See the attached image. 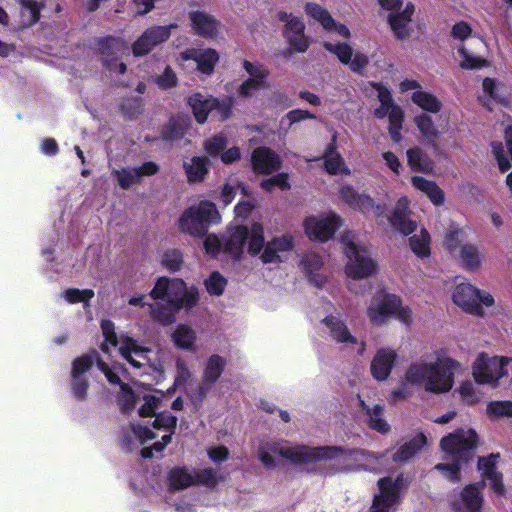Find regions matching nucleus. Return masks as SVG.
Segmentation results:
<instances>
[{"label": "nucleus", "mask_w": 512, "mask_h": 512, "mask_svg": "<svg viewBox=\"0 0 512 512\" xmlns=\"http://www.w3.org/2000/svg\"><path fill=\"white\" fill-rule=\"evenodd\" d=\"M499 458L500 455L498 453L479 458L478 470L481 473L483 481L488 484L495 493L502 495L505 491L502 475L496 469Z\"/></svg>", "instance_id": "cd10ccee"}, {"label": "nucleus", "mask_w": 512, "mask_h": 512, "mask_svg": "<svg viewBox=\"0 0 512 512\" xmlns=\"http://www.w3.org/2000/svg\"><path fill=\"white\" fill-rule=\"evenodd\" d=\"M407 163L413 172L431 173L434 168V163L430 156L421 148H410L406 152Z\"/></svg>", "instance_id": "c9c22d12"}, {"label": "nucleus", "mask_w": 512, "mask_h": 512, "mask_svg": "<svg viewBox=\"0 0 512 512\" xmlns=\"http://www.w3.org/2000/svg\"><path fill=\"white\" fill-rule=\"evenodd\" d=\"M195 484H201L209 488L215 487L221 480L222 476L217 469L205 468L194 473Z\"/></svg>", "instance_id": "13d9d810"}, {"label": "nucleus", "mask_w": 512, "mask_h": 512, "mask_svg": "<svg viewBox=\"0 0 512 512\" xmlns=\"http://www.w3.org/2000/svg\"><path fill=\"white\" fill-rule=\"evenodd\" d=\"M461 363L448 356L443 350L423 355L411 362L404 374V383L392 392V401L397 402L411 395L408 385L433 394L449 392L455 382V374Z\"/></svg>", "instance_id": "7ed1b4c3"}, {"label": "nucleus", "mask_w": 512, "mask_h": 512, "mask_svg": "<svg viewBox=\"0 0 512 512\" xmlns=\"http://www.w3.org/2000/svg\"><path fill=\"white\" fill-rule=\"evenodd\" d=\"M112 174L116 177L119 186L125 190L140 181L139 174L135 167L114 169Z\"/></svg>", "instance_id": "4d7b16f0"}, {"label": "nucleus", "mask_w": 512, "mask_h": 512, "mask_svg": "<svg viewBox=\"0 0 512 512\" xmlns=\"http://www.w3.org/2000/svg\"><path fill=\"white\" fill-rule=\"evenodd\" d=\"M425 444L426 437L423 434L416 435L393 454V461L399 464L406 462L420 451Z\"/></svg>", "instance_id": "49530a36"}, {"label": "nucleus", "mask_w": 512, "mask_h": 512, "mask_svg": "<svg viewBox=\"0 0 512 512\" xmlns=\"http://www.w3.org/2000/svg\"><path fill=\"white\" fill-rule=\"evenodd\" d=\"M188 60H194L197 63V69L207 75L214 71L215 64L219 60V54L212 48L206 49H187L179 54L176 61L182 63Z\"/></svg>", "instance_id": "a878e982"}, {"label": "nucleus", "mask_w": 512, "mask_h": 512, "mask_svg": "<svg viewBox=\"0 0 512 512\" xmlns=\"http://www.w3.org/2000/svg\"><path fill=\"white\" fill-rule=\"evenodd\" d=\"M92 289L70 288L62 293V297L69 304L83 303L84 307L89 306L90 300L94 297Z\"/></svg>", "instance_id": "6e6d98bb"}, {"label": "nucleus", "mask_w": 512, "mask_h": 512, "mask_svg": "<svg viewBox=\"0 0 512 512\" xmlns=\"http://www.w3.org/2000/svg\"><path fill=\"white\" fill-rule=\"evenodd\" d=\"M269 87L268 82L249 77L238 88V94L242 97H250L254 91L266 89Z\"/></svg>", "instance_id": "0e129e2a"}, {"label": "nucleus", "mask_w": 512, "mask_h": 512, "mask_svg": "<svg viewBox=\"0 0 512 512\" xmlns=\"http://www.w3.org/2000/svg\"><path fill=\"white\" fill-rule=\"evenodd\" d=\"M252 167L256 173L270 174L280 168L279 156L269 148L260 147L253 151Z\"/></svg>", "instance_id": "7c9ffc66"}, {"label": "nucleus", "mask_w": 512, "mask_h": 512, "mask_svg": "<svg viewBox=\"0 0 512 512\" xmlns=\"http://www.w3.org/2000/svg\"><path fill=\"white\" fill-rule=\"evenodd\" d=\"M457 255L462 266L469 271L479 270L486 259L485 250L471 243L462 246Z\"/></svg>", "instance_id": "2f4dec72"}, {"label": "nucleus", "mask_w": 512, "mask_h": 512, "mask_svg": "<svg viewBox=\"0 0 512 512\" xmlns=\"http://www.w3.org/2000/svg\"><path fill=\"white\" fill-rule=\"evenodd\" d=\"M412 251L420 258L430 255V236L425 229H421L419 234H415L409 239Z\"/></svg>", "instance_id": "864d4df0"}, {"label": "nucleus", "mask_w": 512, "mask_h": 512, "mask_svg": "<svg viewBox=\"0 0 512 512\" xmlns=\"http://www.w3.org/2000/svg\"><path fill=\"white\" fill-rule=\"evenodd\" d=\"M411 184L416 190L425 194L434 205L439 206L444 203V192L434 181L421 176H413Z\"/></svg>", "instance_id": "f704fd0d"}, {"label": "nucleus", "mask_w": 512, "mask_h": 512, "mask_svg": "<svg viewBox=\"0 0 512 512\" xmlns=\"http://www.w3.org/2000/svg\"><path fill=\"white\" fill-rule=\"evenodd\" d=\"M153 299H162L168 308L160 311L157 306L149 305L151 315L160 323L167 325L173 322L174 313L181 310H190L198 304L199 292L195 286L188 287L179 278L160 277L150 292Z\"/></svg>", "instance_id": "39448f33"}, {"label": "nucleus", "mask_w": 512, "mask_h": 512, "mask_svg": "<svg viewBox=\"0 0 512 512\" xmlns=\"http://www.w3.org/2000/svg\"><path fill=\"white\" fill-rule=\"evenodd\" d=\"M477 434L473 429H458L441 440V448L451 464L440 463L435 469L451 481L459 480L460 464L467 462L476 448Z\"/></svg>", "instance_id": "423d86ee"}, {"label": "nucleus", "mask_w": 512, "mask_h": 512, "mask_svg": "<svg viewBox=\"0 0 512 512\" xmlns=\"http://www.w3.org/2000/svg\"><path fill=\"white\" fill-rule=\"evenodd\" d=\"M155 437L154 432L148 427L140 424H131L129 430L124 434L122 441L128 449H132L134 445H143Z\"/></svg>", "instance_id": "58836bf2"}, {"label": "nucleus", "mask_w": 512, "mask_h": 512, "mask_svg": "<svg viewBox=\"0 0 512 512\" xmlns=\"http://www.w3.org/2000/svg\"><path fill=\"white\" fill-rule=\"evenodd\" d=\"M341 243L347 258L345 274L348 278L364 279L377 272V264L371 257L368 245L356 233H344Z\"/></svg>", "instance_id": "0eeeda50"}, {"label": "nucleus", "mask_w": 512, "mask_h": 512, "mask_svg": "<svg viewBox=\"0 0 512 512\" xmlns=\"http://www.w3.org/2000/svg\"><path fill=\"white\" fill-rule=\"evenodd\" d=\"M204 248L211 257H218L221 253H224V239L221 240L216 235L209 234L204 240Z\"/></svg>", "instance_id": "338daca9"}, {"label": "nucleus", "mask_w": 512, "mask_h": 512, "mask_svg": "<svg viewBox=\"0 0 512 512\" xmlns=\"http://www.w3.org/2000/svg\"><path fill=\"white\" fill-rule=\"evenodd\" d=\"M398 354L388 347L378 349L372 358L370 372L377 381H385L389 378L393 367L395 366Z\"/></svg>", "instance_id": "393cba45"}, {"label": "nucleus", "mask_w": 512, "mask_h": 512, "mask_svg": "<svg viewBox=\"0 0 512 512\" xmlns=\"http://www.w3.org/2000/svg\"><path fill=\"white\" fill-rule=\"evenodd\" d=\"M410 201L407 197H401L392 212L387 216L389 224L403 235H409L416 230V222L411 218L409 210Z\"/></svg>", "instance_id": "bb28decb"}, {"label": "nucleus", "mask_w": 512, "mask_h": 512, "mask_svg": "<svg viewBox=\"0 0 512 512\" xmlns=\"http://www.w3.org/2000/svg\"><path fill=\"white\" fill-rule=\"evenodd\" d=\"M339 193L341 199L350 207L357 209L364 214L372 213L379 223L383 222V219L385 218V205L380 203L376 204L370 196L366 194H359L350 185L341 186Z\"/></svg>", "instance_id": "dca6fc26"}, {"label": "nucleus", "mask_w": 512, "mask_h": 512, "mask_svg": "<svg viewBox=\"0 0 512 512\" xmlns=\"http://www.w3.org/2000/svg\"><path fill=\"white\" fill-rule=\"evenodd\" d=\"M249 237L248 251L251 255L260 253L264 244V229L260 223H253L250 232L247 227L236 226L224 239V253L233 259H239Z\"/></svg>", "instance_id": "6e6552de"}, {"label": "nucleus", "mask_w": 512, "mask_h": 512, "mask_svg": "<svg viewBox=\"0 0 512 512\" xmlns=\"http://www.w3.org/2000/svg\"><path fill=\"white\" fill-rule=\"evenodd\" d=\"M324 167L325 170L331 175L351 173L350 169L345 164L343 158L336 152V135L332 136L331 144L326 148L324 153Z\"/></svg>", "instance_id": "473e14b6"}, {"label": "nucleus", "mask_w": 512, "mask_h": 512, "mask_svg": "<svg viewBox=\"0 0 512 512\" xmlns=\"http://www.w3.org/2000/svg\"><path fill=\"white\" fill-rule=\"evenodd\" d=\"M185 172L189 182H199L207 174L206 159L202 157H193L190 163H184Z\"/></svg>", "instance_id": "603ef678"}, {"label": "nucleus", "mask_w": 512, "mask_h": 512, "mask_svg": "<svg viewBox=\"0 0 512 512\" xmlns=\"http://www.w3.org/2000/svg\"><path fill=\"white\" fill-rule=\"evenodd\" d=\"M487 413L492 417H511L512 402L511 401H493L487 406Z\"/></svg>", "instance_id": "e2e57ef3"}, {"label": "nucleus", "mask_w": 512, "mask_h": 512, "mask_svg": "<svg viewBox=\"0 0 512 512\" xmlns=\"http://www.w3.org/2000/svg\"><path fill=\"white\" fill-rule=\"evenodd\" d=\"M304 230L310 240L326 242L341 226V218L334 212L311 215L304 220Z\"/></svg>", "instance_id": "4468645a"}, {"label": "nucleus", "mask_w": 512, "mask_h": 512, "mask_svg": "<svg viewBox=\"0 0 512 512\" xmlns=\"http://www.w3.org/2000/svg\"><path fill=\"white\" fill-rule=\"evenodd\" d=\"M277 456L295 464H306L321 459L331 460L338 471L387 468L385 464L387 452L376 455L360 449L343 450L335 446L310 448L285 441H262L258 449L261 463L267 468H273L277 464Z\"/></svg>", "instance_id": "f257e3e1"}, {"label": "nucleus", "mask_w": 512, "mask_h": 512, "mask_svg": "<svg viewBox=\"0 0 512 512\" xmlns=\"http://www.w3.org/2000/svg\"><path fill=\"white\" fill-rule=\"evenodd\" d=\"M323 47L337 56L339 61L349 65L354 72H361L369 63L368 56L361 52H353L351 46L345 42H324Z\"/></svg>", "instance_id": "aec40b11"}, {"label": "nucleus", "mask_w": 512, "mask_h": 512, "mask_svg": "<svg viewBox=\"0 0 512 512\" xmlns=\"http://www.w3.org/2000/svg\"><path fill=\"white\" fill-rule=\"evenodd\" d=\"M178 27L172 23L166 26H153L146 29L133 43L132 51L135 56H143L151 52L158 45L166 42L173 29Z\"/></svg>", "instance_id": "2eb2a0df"}, {"label": "nucleus", "mask_w": 512, "mask_h": 512, "mask_svg": "<svg viewBox=\"0 0 512 512\" xmlns=\"http://www.w3.org/2000/svg\"><path fill=\"white\" fill-rule=\"evenodd\" d=\"M398 297L394 294L377 293L367 307L366 315L373 326L387 323L397 308Z\"/></svg>", "instance_id": "f3484780"}, {"label": "nucleus", "mask_w": 512, "mask_h": 512, "mask_svg": "<svg viewBox=\"0 0 512 512\" xmlns=\"http://www.w3.org/2000/svg\"><path fill=\"white\" fill-rule=\"evenodd\" d=\"M294 248V238L290 234H284L274 237L267 244L263 245V253L261 260L264 264L280 263L285 260L286 253H289Z\"/></svg>", "instance_id": "5701e85b"}, {"label": "nucleus", "mask_w": 512, "mask_h": 512, "mask_svg": "<svg viewBox=\"0 0 512 512\" xmlns=\"http://www.w3.org/2000/svg\"><path fill=\"white\" fill-rule=\"evenodd\" d=\"M443 244L452 254L457 255L462 246L468 244L465 231L454 226L449 227L445 233Z\"/></svg>", "instance_id": "8fccbe9b"}, {"label": "nucleus", "mask_w": 512, "mask_h": 512, "mask_svg": "<svg viewBox=\"0 0 512 512\" xmlns=\"http://www.w3.org/2000/svg\"><path fill=\"white\" fill-rule=\"evenodd\" d=\"M505 140L506 149L501 143L495 142L492 144L493 153L501 172H506L511 167L510 160L512 161V126H507L505 128Z\"/></svg>", "instance_id": "e433bc0d"}, {"label": "nucleus", "mask_w": 512, "mask_h": 512, "mask_svg": "<svg viewBox=\"0 0 512 512\" xmlns=\"http://www.w3.org/2000/svg\"><path fill=\"white\" fill-rule=\"evenodd\" d=\"M359 402L362 409L366 411L369 427L380 433H387L390 429V426L382 417L384 406L375 404L370 407L366 405V403L360 398Z\"/></svg>", "instance_id": "79ce46f5"}, {"label": "nucleus", "mask_w": 512, "mask_h": 512, "mask_svg": "<svg viewBox=\"0 0 512 512\" xmlns=\"http://www.w3.org/2000/svg\"><path fill=\"white\" fill-rule=\"evenodd\" d=\"M512 358L489 355L481 352L472 364V376L478 385H490L496 387L499 380L507 376V365Z\"/></svg>", "instance_id": "9d476101"}, {"label": "nucleus", "mask_w": 512, "mask_h": 512, "mask_svg": "<svg viewBox=\"0 0 512 512\" xmlns=\"http://www.w3.org/2000/svg\"><path fill=\"white\" fill-rule=\"evenodd\" d=\"M220 219L221 216L214 203L201 201L182 214L179 219V228L192 236H202L210 224H216Z\"/></svg>", "instance_id": "1a4fd4ad"}, {"label": "nucleus", "mask_w": 512, "mask_h": 512, "mask_svg": "<svg viewBox=\"0 0 512 512\" xmlns=\"http://www.w3.org/2000/svg\"><path fill=\"white\" fill-rule=\"evenodd\" d=\"M226 366V359L218 354L211 355L205 364L202 382L197 389V399L199 402L207 396L212 386L220 378Z\"/></svg>", "instance_id": "4be33fe9"}, {"label": "nucleus", "mask_w": 512, "mask_h": 512, "mask_svg": "<svg viewBox=\"0 0 512 512\" xmlns=\"http://www.w3.org/2000/svg\"><path fill=\"white\" fill-rule=\"evenodd\" d=\"M378 486L380 492L374 497L370 512H394L400 493L407 486L403 476L399 475L395 479L382 478L378 481Z\"/></svg>", "instance_id": "ddd939ff"}, {"label": "nucleus", "mask_w": 512, "mask_h": 512, "mask_svg": "<svg viewBox=\"0 0 512 512\" xmlns=\"http://www.w3.org/2000/svg\"><path fill=\"white\" fill-rule=\"evenodd\" d=\"M101 330L104 341L100 348L104 353L108 354L111 348L118 346L121 356L139 375L160 373L162 371V364L156 354L150 348L139 345L135 339L128 335H121L118 338L112 321L102 320Z\"/></svg>", "instance_id": "20e7f679"}, {"label": "nucleus", "mask_w": 512, "mask_h": 512, "mask_svg": "<svg viewBox=\"0 0 512 512\" xmlns=\"http://www.w3.org/2000/svg\"><path fill=\"white\" fill-rule=\"evenodd\" d=\"M177 418L170 413H160L156 415L152 426L155 430H163L165 434L161 436V441L155 442L151 447H144L141 455L144 458L153 457V452H161L167 444L170 443L172 434L176 428Z\"/></svg>", "instance_id": "412c9836"}, {"label": "nucleus", "mask_w": 512, "mask_h": 512, "mask_svg": "<svg viewBox=\"0 0 512 512\" xmlns=\"http://www.w3.org/2000/svg\"><path fill=\"white\" fill-rule=\"evenodd\" d=\"M414 123L421 135L429 144L435 147V142L440 137L441 133L434 124L432 117L425 113H421L414 117Z\"/></svg>", "instance_id": "09e8293b"}, {"label": "nucleus", "mask_w": 512, "mask_h": 512, "mask_svg": "<svg viewBox=\"0 0 512 512\" xmlns=\"http://www.w3.org/2000/svg\"><path fill=\"white\" fill-rule=\"evenodd\" d=\"M227 280L217 271L212 272L205 280V287L207 292L213 296H220L223 294Z\"/></svg>", "instance_id": "052dcab7"}, {"label": "nucleus", "mask_w": 512, "mask_h": 512, "mask_svg": "<svg viewBox=\"0 0 512 512\" xmlns=\"http://www.w3.org/2000/svg\"><path fill=\"white\" fill-rule=\"evenodd\" d=\"M306 14L319 23L327 33H334L343 38H350L351 33L347 26L335 21L330 12L321 5L308 2L305 5Z\"/></svg>", "instance_id": "6ab92c4d"}, {"label": "nucleus", "mask_w": 512, "mask_h": 512, "mask_svg": "<svg viewBox=\"0 0 512 512\" xmlns=\"http://www.w3.org/2000/svg\"><path fill=\"white\" fill-rule=\"evenodd\" d=\"M482 86L484 95L481 97V101L488 109H492L493 102L505 104L504 92L506 89L502 83L493 78H485Z\"/></svg>", "instance_id": "4c0bfd02"}, {"label": "nucleus", "mask_w": 512, "mask_h": 512, "mask_svg": "<svg viewBox=\"0 0 512 512\" xmlns=\"http://www.w3.org/2000/svg\"><path fill=\"white\" fill-rule=\"evenodd\" d=\"M188 103L192 108L197 122L204 123L214 105L217 104V99L207 98L204 95L197 93L189 97Z\"/></svg>", "instance_id": "ea45409f"}, {"label": "nucleus", "mask_w": 512, "mask_h": 512, "mask_svg": "<svg viewBox=\"0 0 512 512\" xmlns=\"http://www.w3.org/2000/svg\"><path fill=\"white\" fill-rule=\"evenodd\" d=\"M196 339V331L186 324L178 325L172 333V340L175 346L183 350L195 351Z\"/></svg>", "instance_id": "37998d69"}, {"label": "nucleus", "mask_w": 512, "mask_h": 512, "mask_svg": "<svg viewBox=\"0 0 512 512\" xmlns=\"http://www.w3.org/2000/svg\"><path fill=\"white\" fill-rule=\"evenodd\" d=\"M411 100L422 110L433 114L440 112L443 106L442 102L434 94L423 89L413 92Z\"/></svg>", "instance_id": "de8ad7c7"}, {"label": "nucleus", "mask_w": 512, "mask_h": 512, "mask_svg": "<svg viewBox=\"0 0 512 512\" xmlns=\"http://www.w3.org/2000/svg\"><path fill=\"white\" fill-rule=\"evenodd\" d=\"M243 68L249 75V77L267 82L269 76V70L259 62H250L248 60L243 61Z\"/></svg>", "instance_id": "680f3d73"}, {"label": "nucleus", "mask_w": 512, "mask_h": 512, "mask_svg": "<svg viewBox=\"0 0 512 512\" xmlns=\"http://www.w3.org/2000/svg\"><path fill=\"white\" fill-rule=\"evenodd\" d=\"M20 11V25L28 28L38 22L43 5L35 0H18Z\"/></svg>", "instance_id": "a18cd8bd"}, {"label": "nucleus", "mask_w": 512, "mask_h": 512, "mask_svg": "<svg viewBox=\"0 0 512 512\" xmlns=\"http://www.w3.org/2000/svg\"><path fill=\"white\" fill-rule=\"evenodd\" d=\"M227 145H228V140L227 138L222 135V134H218V135H215L209 139H207L205 142H204V150L206 151V153L214 158V157H217V156H221V153L227 148Z\"/></svg>", "instance_id": "bf43d9fd"}, {"label": "nucleus", "mask_w": 512, "mask_h": 512, "mask_svg": "<svg viewBox=\"0 0 512 512\" xmlns=\"http://www.w3.org/2000/svg\"><path fill=\"white\" fill-rule=\"evenodd\" d=\"M183 263L182 254L176 250H167L162 257V265L170 271H177Z\"/></svg>", "instance_id": "69168bd1"}, {"label": "nucleus", "mask_w": 512, "mask_h": 512, "mask_svg": "<svg viewBox=\"0 0 512 512\" xmlns=\"http://www.w3.org/2000/svg\"><path fill=\"white\" fill-rule=\"evenodd\" d=\"M206 451L209 459L215 464L227 460L230 454L229 449L223 445L209 446Z\"/></svg>", "instance_id": "774afa93"}, {"label": "nucleus", "mask_w": 512, "mask_h": 512, "mask_svg": "<svg viewBox=\"0 0 512 512\" xmlns=\"http://www.w3.org/2000/svg\"><path fill=\"white\" fill-rule=\"evenodd\" d=\"M325 327V333L342 349L355 351L358 355H364L366 351V341L359 340L349 330L346 322L338 316L329 315L322 320Z\"/></svg>", "instance_id": "9b49d317"}, {"label": "nucleus", "mask_w": 512, "mask_h": 512, "mask_svg": "<svg viewBox=\"0 0 512 512\" xmlns=\"http://www.w3.org/2000/svg\"><path fill=\"white\" fill-rule=\"evenodd\" d=\"M482 505V496L475 485L467 486L461 494V503L458 512H479Z\"/></svg>", "instance_id": "c03bdc74"}, {"label": "nucleus", "mask_w": 512, "mask_h": 512, "mask_svg": "<svg viewBox=\"0 0 512 512\" xmlns=\"http://www.w3.org/2000/svg\"><path fill=\"white\" fill-rule=\"evenodd\" d=\"M278 19L285 23L283 35L290 47L296 52H305L308 49V40L304 34L305 24L303 20L287 12H279Z\"/></svg>", "instance_id": "a211bd4d"}, {"label": "nucleus", "mask_w": 512, "mask_h": 512, "mask_svg": "<svg viewBox=\"0 0 512 512\" xmlns=\"http://www.w3.org/2000/svg\"><path fill=\"white\" fill-rule=\"evenodd\" d=\"M457 54L459 65L463 69H479L488 65L486 59L468 51L464 44L458 46Z\"/></svg>", "instance_id": "3c124183"}, {"label": "nucleus", "mask_w": 512, "mask_h": 512, "mask_svg": "<svg viewBox=\"0 0 512 512\" xmlns=\"http://www.w3.org/2000/svg\"><path fill=\"white\" fill-rule=\"evenodd\" d=\"M95 362L98 369L105 375L107 381L111 385H118L120 387L118 401L124 412H130L135 406L136 399L142 398L144 404L139 409V415L141 417L155 415V410L159 408L165 394L161 391H155L153 394L144 393L141 395V393L131 390L124 383V380L127 378V369L120 363L107 364L99 360L96 352L82 355L72 363L71 389L77 399L83 400L87 395L89 384L86 374Z\"/></svg>", "instance_id": "f03ea898"}, {"label": "nucleus", "mask_w": 512, "mask_h": 512, "mask_svg": "<svg viewBox=\"0 0 512 512\" xmlns=\"http://www.w3.org/2000/svg\"><path fill=\"white\" fill-rule=\"evenodd\" d=\"M414 5L407 3L398 13H389L388 23L395 37L399 40H405L410 37L412 29L410 26Z\"/></svg>", "instance_id": "c85d7f7f"}, {"label": "nucleus", "mask_w": 512, "mask_h": 512, "mask_svg": "<svg viewBox=\"0 0 512 512\" xmlns=\"http://www.w3.org/2000/svg\"><path fill=\"white\" fill-rule=\"evenodd\" d=\"M323 266L322 257L314 252L305 254L301 260V267L307 274L310 281L316 286L320 287L324 284L326 278L323 274L319 273Z\"/></svg>", "instance_id": "72a5a7b5"}, {"label": "nucleus", "mask_w": 512, "mask_h": 512, "mask_svg": "<svg viewBox=\"0 0 512 512\" xmlns=\"http://www.w3.org/2000/svg\"><path fill=\"white\" fill-rule=\"evenodd\" d=\"M462 401L468 405H474L483 398L482 391L471 381H464L457 389Z\"/></svg>", "instance_id": "5fc2aeb1"}, {"label": "nucleus", "mask_w": 512, "mask_h": 512, "mask_svg": "<svg viewBox=\"0 0 512 512\" xmlns=\"http://www.w3.org/2000/svg\"><path fill=\"white\" fill-rule=\"evenodd\" d=\"M453 302L465 312L481 315L483 313L481 304L490 307L494 304V298L470 283H460L453 292Z\"/></svg>", "instance_id": "f8f14e48"}, {"label": "nucleus", "mask_w": 512, "mask_h": 512, "mask_svg": "<svg viewBox=\"0 0 512 512\" xmlns=\"http://www.w3.org/2000/svg\"><path fill=\"white\" fill-rule=\"evenodd\" d=\"M167 482L172 490H182L195 484L194 473L184 467H174L167 474Z\"/></svg>", "instance_id": "a19ab883"}, {"label": "nucleus", "mask_w": 512, "mask_h": 512, "mask_svg": "<svg viewBox=\"0 0 512 512\" xmlns=\"http://www.w3.org/2000/svg\"><path fill=\"white\" fill-rule=\"evenodd\" d=\"M103 64L110 72H117L123 74L126 66L123 62H118V55L124 52L127 48L118 39L110 38L103 41L102 45Z\"/></svg>", "instance_id": "c756f323"}, {"label": "nucleus", "mask_w": 512, "mask_h": 512, "mask_svg": "<svg viewBox=\"0 0 512 512\" xmlns=\"http://www.w3.org/2000/svg\"><path fill=\"white\" fill-rule=\"evenodd\" d=\"M193 32L206 39H216L219 35L221 23L213 15L201 11L194 10L189 12Z\"/></svg>", "instance_id": "b1692460"}]
</instances>
